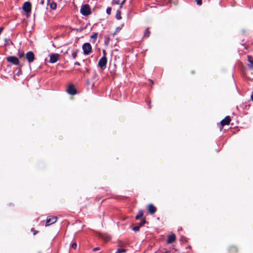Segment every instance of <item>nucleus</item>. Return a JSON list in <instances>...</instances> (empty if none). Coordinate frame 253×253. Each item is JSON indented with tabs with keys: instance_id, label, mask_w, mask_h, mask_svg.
<instances>
[{
	"instance_id": "obj_1",
	"label": "nucleus",
	"mask_w": 253,
	"mask_h": 253,
	"mask_svg": "<svg viewBox=\"0 0 253 253\" xmlns=\"http://www.w3.org/2000/svg\"><path fill=\"white\" fill-rule=\"evenodd\" d=\"M81 13L84 16H87L91 13L90 8L88 4H84L82 6Z\"/></svg>"
},
{
	"instance_id": "obj_2",
	"label": "nucleus",
	"mask_w": 253,
	"mask_h": 253,
	"mask_svg": "<svg viewBox=\"0 0 253 253\" xmlns=\"http://www.w3.org/2000/svg\"><path fill=\"white\" fill-rule=\"evenodd\" d=\"M82 48L84 55H88L91 52L92 50V47L90 44L88 42L84 43L83 45Z\"/></svg>"
},
{
	"instance_id": "obj_3",
	"label": "nucleus",
	"mask_w": 253,
	"mask_h": 253,
	"mask_svg": "<svg viewBox=\"0 0 253 253\" xmlns=\"http://www.w3.org/2000/svg\"><path fill=\"white\" fill-rule=\"evenodd\" d=\"M107 63V58L105 56H103L102 57H101L98 62V66L101 68H104L106 67Z\"/></svg>"
},
{
	"instance_id": "obj_4",
	"label": "nucleus",
	"mask_w": 253,
	"mask_h": 253,
	"mask_svg": "<svg viewBox=\"0 0 253 253\" xmlns=\"http://www.w3.org/2000/svg\"><path fill=\"white\" fill-rule=\"evenodd\" d=\"M57 221V217L56 216H48L47 217L46 221L45 226H49Z\"/></svg>"
},
{
	"instance_id": "obj_5",
	"label": "nucleus",
	"mask_w": 253,
	"mask_h": 253,
	"mask_svg": "<svg viewBox=\"0 0 253 253\" xmlns=\"http://www.w3.org/2000/svg\"><path fill=\"white\" fill-rule=\"evenodd\" d=\"M26 58L29 63L32 62L35 59V55L32 51H28L26 54Z\"/></svg>"
},
{
	"instance_id": "obj_6",
	"label": "nucleus",
	"mask_w": 253,
	"mask_h": 253,
	"mask_svg": "<svg viewBox=\"0 0 253 253\" xmlns=\"http://www.w3.org/2000/svg\"><path fill=\"white\" fill-rule=\"evenodd\" d=\"M6 59L7 61L12 63L14 65H18L19 64V60L15 56H8L6 57Z\"/></svg>"
},
{
	"instance_id": "obj_7",
	"label": "nucleus",
	"mask_w": 253,
	"mask_h": 253,
	"mask_svg": "<svg viewBox=\"0 0 253 253\" xmlns=\"http://www.w3.org/2000/svg\"><path fill=\"white\" fill-rule=\"evenodd\" d=\"M67 92L72 95H74L77 93L76 89L75 87V86L73 84H70L67 89Z\"/></svg>"
},
{
	"instance_id": "obj_8",
	"label": "nucleus",
	"mask_w": 253,
	"mask_h": 253,
	"mask_svg": "<svg viewBox=\"0 0 253 253\" xmlns=\"http://www.w3.org/2000/svg\"><path fill=\"white\" fill-rule=\"evenodd\" d=\"M23 10L28 13L30 12L31 10V5L29 2H24L23 6Z\"/></svg>"
},
{
	"instance_id": "obj_9",
	"label": "nucleus",
	"mask_w": 253,
	"mask_h": 253,
	"mask_svg": "<svg viewBox=\"0 0 253 253\" xmlns=\"http://www.w3.org/2000/svg\"><path fill=\"white\" fill-rule=\"evenodd\" d=\"M59 58V55L56 53L51 54L50 56V62L54 63L56 62Z\"/></svg>"
},
{
	"instance_id": "obj_10",
	"label": "nucleus",
	"mask_w": 253,
	"mask_h": 253,
	"mask_svg": "<svg viewBox=\"0 0 253 253\" xmlns=\"http://www.w3.org/2000/svg\"><path fill=\"white\" fill-rule=\"evenodd\" d=\"M231 121L230 118L229 116H226L224 119H223L221 122V125L222 126H224L225 125H228Z\"/></svg>"
},
{
	"instance_id": "obj_11",
	"label": "nucleus",
	"mask_w": 253,
	"mask_h": 253,
	"mask_svg": "<svg viewBox=\"0 0 253 253\" xmlns=\"http://www.w3.org/2000/svg\"><path fill=\"white\" fill-rule=\"evenodd\" d=\"M148 210L150 214H154L156 211V208L152 205L149 204L148 206Z\"/></svg>"
},
{
	"instance_id": "obj_12",
	"label": "nucleus",
	"mask_w": 253,
	"mask_h": 253,
	"mask_svg": "<svg viewBox=\"0 0 253 253\" xmlns=\"http://www.w3.org/2000/svg\"><path fill=\"white\" fill-rule=\"evenodd\" d=\"M175 240V236L174 234L170 235L168 238L167 243L169 244L171 243Z\"/></svg>"
},
{
	"instance_id": "obj_13",
	"label": "nucleus",
	"mask_w": 253,
	"mask_h": 253,
	"mask_svg": "<svg viewBox=\"0 0 253 253\" xmlns=\"http://www.w3.org/2000/svg\"><path fill=\"white\" fill-rule=\"evenodd\" d=\"M126 0H113V3L116 4H120V7H122L123 4L125 2Z\"/></svg>"
},
{
	"instance_id": "obj_14",
	"label": "nucleus",
	"mask_w": 253,
	"mask_h": 253,
	"mask_svg": "<svg viewBox=\"0 0 253 253\" xmlns=\"http://www.w3.org/2000/svg\"><path fill=\"white\" fill-rule=\"evenodd\" d=\"M143 211L142 210H140V211H139V212H138L137 215L136 216L135 219H139V218L142 217L143 216Z\"/></svg>"
},
{
	"instance_id": "obj_15",
	"label": "nucleus",
	"mask_w": 253,
	"mask_h": 253,
	"mask_svg": "<svg viewBox=\"0 0 253 253\" xmlns=\"http://www.w3.org/2000/svg\"><path fill=\"white\" fill-rule=\"evenodd\" d=\"M150 36V31L148 28H147L144 33V37H149Z\"/></svg>"
},
{
	"instance_id": "obj_16",
	"label": "nucleus",
	"mask_w": 253,
	"mask_h": 253,
	"mask_svg": "<svg viewBox=\"0 0 253 253\" xmlns=\"http://www.w3.org/2000/svg\"><path fill=\"white\" fill-rule=\"evenodd\" d=\"M97 35H98V34L97 33H93L91 36H90V38L91 39H94V41H92L93 42H95V40L97 38Z\"/></svg>"
},
{
	"instance_id": "obj_17",
	"label": "nucleus",
	"mask_w": 253,
	"mask_h": 253,
	"mask_svg": "<svg viewBox=\"0 0 253 253\" xmlns=\"http://www.w3.org/2000/svg\"><path fill=\"white\" fill-rule=\"evenodd\" d=\"M121 11L120 10H117L116 17L117 19L120 20L122 18V17L121 16Z\"/></svg>"
},
{
	"instance_id": "obj_18",
	"label": "nucleus",
	"mask_w": 253,
	"mask_h": 253,
	"mask_svg": "<svg viewBox=\"0 0 253 253\" xmlns=\"http://www.w3.org/2000/svg\"><path fill=\"white\" fill-rule=\"evenodd\" d=\"M78 52V50L77 49H76L72 52V56L73 58V59H75L76 58Z\"/></svg>"
},
{
	"instance_id": "obj_19",
	"label": "nucleus",
	"mask_w": 253,
	"mask_h": 253,
	"mask_svg": "<svg viewBox=\"0 0 253 253\" xmlns=\"http://www.w3.org/2000/svg\"><path fill=\"white\" fill-rule=\"evenodd\" d=\"M57 5L55 2H52L50 3V7L52 9H55L56 8Z\"/></svg>"
},
{
	"instance_id": "obj_20",
	"label": "nucleus",
	"mask_w": 253,
	"mask_h": 253,
	"mask_svg": "<svg viewBox=\"0 0 253 253\" xmlns=\"http://www.w3.org/2000/svg\"><path fill=\"white\" fill-rule=\"evenodd\" d=\"M248 57L249 61L251 64V67L253 68V59L251 56H248Z\"/></svg>"
},
{
	"instance_id": "obj_21",
	"label": "nucleus",
	"mask_w": 253,
	"mask_h": 253,
	"mask_svg": "<svg viewBox=\"0 0 253 253\" xmlns=\"http://www.w3.org/2000/svg\"><path fill=\"white\" fill-rule=\"evenodd\" d=\"M126 252V250L123 249H118L115 253H124Z\"/></svg>"
},
{
	"instance_id": "obj_22",
	"label": "nucleus",
	"mask_w": 253,
	"mask_h": 253,
	"mask_svg": "<svg viewBox=\"0 0 253 253\" xmlns=\"http://www.w3.org/2000/svg\"><path fill=\"white\" fill-rule=\"evenodd\" d=\"M139 228H140V226L138 225V226H136L134 227L133 228V230L134 231L136 232V231H138L139 230Z\"/></svg>"
},
{
	"instance_id": "obj_23",
	"label": "nucleus",
	"mask_w": 253,
	"mask_h": 253,
	"mask_svg": "<svg viewBox=\"0 0 253 253\" xmlns=\"http://www.w3.org/2000/svg\"><path fill=\"white\" fill-rule=\"evenodd\" d=\"M77 247V245L76 243H74L71 245V248L74 249H76Z\"/></svg>"
},
{
	"instance_id": "obj_24",
	"label": "nucleus",
	"mask_w": 253,
	"mask_h": 253,
	"mask_svg": "<svg viewBox=\"0 0 253 253\" xmlns=\"http://www.w3.org/2000/svg\"><path fill=\"white\" fill-rule=\"evenodd\" d=\"M106 12L108 14H110L111 12V7H108L106 9Z\"/></svg>"
},
{
	"instance_id": "obj_25",
	"label": "nucleus",
	"mask_w": 253,
	"mask_h": 253,
	"mask_svg": "<svg viewBox=\"0 0 253 253\" xmlns=\"http://www.w3.org/2000/svg\"><path fill=\"white\" fill-rule=\"evenodd\" d=\"M197 4L199 5H201L202 4V0H195Z\"/></svg>"
},
{
	"instance_id": "obj_26",
	"label": "nucleus",
	"mask_w": 253,
	"mask_h": 253,
	"mask_svg": "<svg viewBox=\"0 0 253 253\" xmlns=\"http://www.w3.org/2000/svg\"><path fill=\"white\" fill-rule=\"evenodd\" d=\"M145 223V220H143L142 221H141L140 223H139V225L138 226H140V227L142 226H143Z\"/></svg>"
},
{
	"instance_id": "obj_27",
	"label": "nucleus",
	"mask_w": 253,
	"mask_h": 253,
	"mask_svg": "<svg viewBox=\"0 0 253 253\" xmlns=\"http://www.w3.org/2000/svg\"><path fill=\"white\" fill-rule=\"evenodd\" d=\"M24 52H22V53H20L19 54V58H22L24 56Z\"/></svg>"
},
{
	"instance_id": "obj_28",
	"label": "nucleus",
	"mask_w": 253,
	"mask_h": 253,
	"mask_svg": "<svg viewBox=\"0 0 253 253\" xmlns=\"http://www.w3.org/2000/svg\"><path fill=\"white\" fill-rule=\"evenodd\" d=\"M98 250H99V248H95L93 249V251H98Z\"/></svg>"
},
{
	"instance_id": "obj_29",
	"label": "nucleus",
	"mask_w": 253,
	"mask_h": 253,
	"mask_svg": "<svg viewBox=\"0 0 253 253\" xmlns=\"http://www.w3.org/2000/svg\"><path fill=\"white\" fill-rule=\"evenodd\" d=\"M75 65H78V66H80V63H79V62H76L75 63Z\"/></svg>"
},
{
	"instance_id": "obj_30",
	"label": "nucleus",
	"mask_w": 253,
	"mask_h": 253,
	"mask_svg": "<svg viewBox=\"0 0 253 253\" xmlns=\"http://www.w3.org/2000/svg\"><path fill=\"white\" fill-rule=\"evenodd\" d=\"M40 3L42 4H43L44 3V0H41L40 1Z\"/></svg>"
},
{
	"instance_id": "obj_31",
	"label": "nucleus",
	"mask_w": 253,
	"mask_h": 253,
	"mask_svg": "<svg viewBox=\"0 0 253 253\" xmlns=\"http://www.w3.org/2000/svg\"><path fill=\"white\" fill-rule=\"evenodd\" d=\"M103 53L104 56H105L106 57V52H105V51L104 50H103Z\"/></svg>"
},
{
	"instance_id": "obj_32",
	"label": "nucleus",
	"mask_w": 253,
	"mask_h": 253,
	"mask_svg": "<svg viewBox=\"0 0 253 253\" xmlns=\"http://www.w3.org/2000/svg\"><path fill=\"white\" fill-rule=\"evenodd\" d=\"M120 29H121V28H120V27H117V29H116V31H119V30H120Z\"/></svg>"
}]
</instances>
